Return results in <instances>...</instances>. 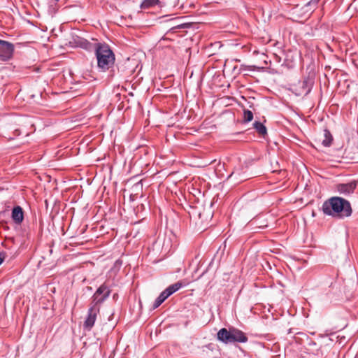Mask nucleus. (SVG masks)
<instances>
[{"instance_id":"nucleus-19","label":"nucleus","mask_w":358,"mask_h":358,"mask_svg":"<svg viewBox=\"0 0 358 358\" xmlns=\"http://www.w3.org/2000/svg\"><path fill=\"white\" fill-rule=\"evenodd\" d=\"M243 123H248L251 122L253 119V113L251 110L248 109H243Z\"/></svg>"},{"instance_id":"nucleus-20","label":"nucleus","mask_w":358,"mask_h":358,"mask_svg":"<svg viewBox=\"0 0 358 358\" xmlns=\"http://www.w3.org/2000/svg\"><path fill=\"white\" fill-rule=\"evenodd\" d=\"M222 266H224L221 264V258L215 256L210 262L208 268H213L215 267L218 268L219 267Z\"/></svg>"},{"instance_id":"nucleus-18","label":"nucleus","mask_w":358,"mask_h":358,"mask_svg":"<svg viewBox=\"0 0 358 358\" xmlns=\"http://www.w3.org/2000/svg\"><path fill=\"white\" fill-rule=\"evenodd\" d=\"M159 3V0H143L141 4V8L143 9L149 8Z\"/></svg>"},{"instance_id":"nucleus-8","label":"nucleus","mask_w":358,"mask_h":358,"mask_svg":"<svg viewBox=\"0 0 358 358\" xmlns=\"http://www.w3.org/2000/svg\"><path fill=\"white\" fill-rule=\"evenodd\" d=\"M357 185L358 182L357 180H352L348 183H338L336 185L335 188L336 191L341 194L347 196L352 194L355 192Z\"/></svg>"},{"instance_id":"nucleus-14","label":"nucleus","mask_w":358,"mask_h":358,"mask_svg":"<svg viewBox=\"0 0 358 358\" xmlns=\"http://www.w3.org/2000/svg\"><path fill=\"white\" fill-rule=\"evenodd\" d=\"M318 2L319 0H311L308 2L301 8L303 13L308 17L317 8Z\"/></svg>"},{"instance_id":"nucleus-21","label":"nucleus","mask_w":358,"mask_h":358,"mask_svg":"<svg viewBox=\"0 0 358 358\" xmlns=\"http://www.w3.org/2000/svg\"><path fill=\"white\" fill-rule=\"evenodd\" d=\"M10 129L13 131L14 136H18L22 134V131L19 128H15L14 127H10Z\"/></svg>"},{"instance_id":"nucleus-23","label":"nucleus","mask_w":358,"mask_h":358,"mask_svg":"<svg viewBox=\"0 0 358 358\" xmlns=\"http://www.w3.org/2000/svg\"><path fill=\"white\" fill-rule=\"evenodd\" d=\"M193 262H195L197 264V266H199V264H200V261L199 260V257H195V259L193 261Z\"/></svg>"},{"instance_id":"nucleus-6","label":"nucleus","mask_w":358,"mask_h":358,"mask_svg":"<svg viewBox=\"0 0 358 358\" xmlns=\"http://www.w3.org/2000/svg\"><path fill=\"white\" fill-rule=\"evenodd\" d=\"M110 289L104 283L101 285L95 292L92 296V303L96 306L103 303L110 295Z\"/></svg>"},{"instance_id":"nucleus-15","label":"nucleus","mask_w":358,"mask_h":358,"mask_svg":"<svg viewBox=\"0 0 358 358\" xmlns=\"http://www.w3.org/2000/svg\"><path fill=\"white\" fill-rule=\"evenodd\" d=\"M324 138L322 140V144L324 147H329L331 145L333 136L328 129L324 130Z\"/></svg>"},{"instance_id":"nucleus-27","label":"nucleus","mask_w":358,"mask_h":358,"mask_svg":"<svg viewBox=\"0 0 358 358\" xmlns=\"http://www.w3.org/2000/svg\"><path fill=\"white\" fill-rule=\"evenodd\" d=\"M340 296V294H338V296H336V297L335 299H334L335 301L338 300V296Z\"/></svg>"},{"instance_id":"nucleus-30","label":"nucleus","mask_w":358,"mask_h":358,"mask_svg":"<svg viewBox=\"0 0 358 358\" xmlns=\"http://www.w3.org/2000/svg\"><path fill=\"white\" fill-rule=\"evenodd\" d=\"M215 358H220V357H215Z\"/></svg>"},{"instance_id":"nucleus-13","label":"nucleus","mask_w":358,"mask_h":358,"mask_svg":"<svg viewBox=\"0 0 358 358\" xmlns=\"http://www.w3.org/2000/svg\"><path fill=\"white\" fill-rule=\"evenodd\" d=\"M11 217L15 224H21L24 219V212L22 207L20 206H15L12 210Z\"/></svg>"},{"instance_id":"nucleus-10","label":"nucleus","mask_w":358,"mask_h":358,"mask_svg":"<svg viewBox=\"0 0 358 358\" xmlns=\"http://www.w3.org/2000/svg\"><path fill=\"white\" fill-rule=\"evenodd\" d=\"M194 280V278L192 275L191 278H188L184 279L182 280H180L173 285L169 286L164 291L166 292V294L170 296L171 294L179 290L181 287L187 286L189 282Z\"/></svg>"},{"instance_id":"nucleus-7","label":"nucleus","mask_w":358,"mask_h":358,"mask_svg":"<svg viewBox=\"0 0 358 358\" xmlns=\"http://www.w3.org/2000/svg\"><path fill=\"white\" fill-rule=\"evenodd\" d=\"M93 304V306L88 309L87 315L83 324L84 329L87 331H90L93 327L97 313L99 312V308Z\"/></svg>"},{"instance_id":"nucleus-3","label":"nucleus","mask_w":358,"mask_h":358,"mask_svg":"<svg viewBox=\"0 0 358 358\" xmlns=\"http://www.w3.org/2000/svg\"><path fill=\"white\" fill-rule=\"evenodd\" d=\"M217 339L224 344L248 342V338L241 330L235 327H230L229 329L222 328L217 334Z\"/></svg>"},{"instance_id":"nucleus-26","label":"nucleus","mask_w":358,"mask_h":358,"mask_svg":"<svg viewBox=\"0 0 358 358\" xmlns=\"http://www.w3.org/2000/svg\"><path fill=\"white\" fill-rule=\"evenodd\" d=\"M116 271V270H110V271H109L110 275H112V273H113V271Z\"/></svg>"},{"instance_id":"nucleus-9","label":"nucleus","mask_w":358,"mask_h":358,"mask_svg":"<svg viewBox=\"0 0 358 358\" xmlns=\"http://www.w3.org/2000/svg\"><path fill=\"white\" fill-rule=\"evenodd\" d=\"M14 52L13 43L0 39V57L3 60L10 59Z\"/></svg>"},{"instance_id":"nucleus-11","label":"nucleus","mask_w":358,"mask_h":358,"mask_svg":"<svg viewBox=\"0 0 358 358\" xmlns=\"http://www.w3.org/2000/svg\"><path fill=\"white\" fill-rule=\"evenodd\" d=\"M93 42H90L83 38H78L75 40V43L78 47H80L88 52L95 51L96 49L97 44L99 43L94 39H92Z\"/></svg>"},{"instance_id":"nucleus-1","label":"nucleus","mask_w":358,"mask_h":358,"mask_svg":"<svg viewBox=\"0 0 358 358\" xmlns=\"http://www.w3.org/2000/svg\"><path fill=\"white\" fill-rule=\"evenodd\" d=\"M322 209L325 215L339 217H348L352 214L350 203L338 196L332 197L324 202Z\"/></svg>"},{"instance_id":"nucleus-25","label":"nucleus","mask_w":358,"mask_h":358,"mask_svg":"<svg viewBox=\"0 0 358 358\" xmlns=\"http://www.w3.org/2000/svg\"><path fill=\"white\" fill-rule=\"evenodd\" d=\"M234 174H235V172H232V173L229 175V178L232 177Z\"/></svg>"},{"instance_id":"nucleus-28","label":"nucleus","mask_w":358,"mask_h":358,"mask_svg":"<svg viewBox=\"0 0 358 358\" xmlns=\"http://www.w3.org/2000/svg\"><path fill=\"white\" fill-rule=\"evenodd\" d=\"M206 271H207V270H206L204 272H203L200 275L201 276V275H204V274H205V273L206 272Z\"/></svg>"},{"instance_id":"nucleus-2","label":"nucleus","mask_w":358,"mask_h":358,"mask_svg":"<svg viewBox=\"0 0 358 358\" xmlns=\"http://www.w3.org/2000/svg\"><path fill=\"white\" fill-rule=\"evenodd\" d=\"M94 53L97 60V67L101 71L105 72L113 66L115 60V54L108 44L105 43L97 44Z\"/></svg>"},{"instance_id":"nucleus-5","label":"nucleus","mask_w":358,"mask_h":358,"mask_svg":"<svg viewBox=\"0 0 358 358\" xmlns=\"http://www.w3.org/2000/svg\"><path fill=\"white\" fill-rule=\"evenodd\" d=\"M313 85V81L309 78H306L293 86V92L296 96H306L310 92Z\"/></svg>"},{"instance_id":"nucleus-22","label":"nucleus","mask_w":358,"mask_h":358,"mask_svg":"<svg viewBox=\"0 0 358 358\" xmlns=\"http://www.w3.org/2000/svg\"><path fill=\"white\" fill-rule=\"evenodd\" d=\"M4 258H5V255H4V253H1V252H0V265H1V263L3 262Z\"/></svg>"},{"instance_id":"nucleus-17","label":"nucleus","mask_w":358,"mask_h":358,"mask_svg":"<svg viewBox=\"0 0 358 358\" xmlns=\"http://www.w3.org/2000/svg\"><path fill=\"white\" fill-rule=\"evenodd\" d=\"M168 297L169 296L166 294L164 291L162 292L158 297L155 299L153 303V308H158Z\"/></svg>"},{"instance_id":"nucleus-16","label":"nucleus","mask_w":358,"mask_h":358,"mask_svg":"<svg viewBox=\"0 0 358 358\" xmlns=\"http://www.w3.org/2000/svg\"><path fill=\"white\" fill-rule=\"evenodd\" d=\"M253 127L256 129V131L259 133L261 136H264L267 133V129L266 127L260 122L255 121L253 123Z\"/></svg>"},{"instance_id":"nucleus-4","label":"nucleus","mask_w":358,"mask_h":358,"mask_svg":"<svg viewBox=\"0 0 358 358\" xmlns=\"http://www.w3.org/2000/svg\"><path fill=\"white\" fill-rule=\"evenodd\" d=\"M176 238L172 234H159L157 240L152 245V250L155 254L159 252L162 257L169 255L173 248V239Z\"/></svg>"},{"instance_id":"nucleus-12","label":"nucleus","mask_w":358,"mask_h":358,"mask_svg":"<svg viewBox=\"0 0 358 358\" xmlns=\"http://www.w3.org/2000/svg\"><path fill=\"white\" fill-rule=\"evenodd\" d=\"M131 261H136V257H131L129 255H122L117 260L115 261L114 267L115 268L123 266L124 268H131L133 266ZM136 266H134V268H136Z\"/></svg>"},{"instance_id":"nucleus-24","label":"nucleus","mask_w":358,"mask_h":358,"mask_svg":"<svg viewBox=\"0 0 358 358\" xmlns=\"http://www.w3.org/2000/svg\"><path fill=\"white\" fill-rule=\"evenodd\" d=\"M327 295L328 296V297L331 299V300H333L334 299V296H331V293H327Z\"/></svg>"},{"instance_id":"nucleus-29","label":"nucleus","mask_w":358,"mask_h":358,"mask_svg":"<svg viewBox=\"0 0 358 358\" xmlns=\"http://www.w3.org/2000/svg\"><path fill=\"white\" fill-rule=\"evenodd\" d=\"M56 2L59 1V0H55Z\"/></svg>"}]
</instances>
